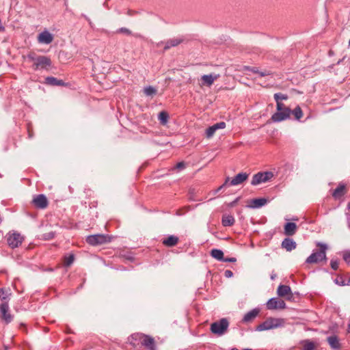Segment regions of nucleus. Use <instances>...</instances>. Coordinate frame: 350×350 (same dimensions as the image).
I'll use <instances>...</instances> for the list:
<instances>
[{
	"label": "nucleus",
	"mask_w": 350,
	"mask_h": 350,
	"mask_svg": "<svg viewBox=\"0 0 350 350\" xmlns=\"http://www.w3.org/2000/svg\"><path fill=\"white\" fill-rule=\"evenodd\" d=\"M284 324H285V321L284 319L269 317V318H267L262 323L259 324L256 327V330L258 331V332H262V331L275 329L278 327H283L284 325Z\"/></svg>",
	"instance_id": "obj_1"
},
{
	"label": "nucleus",
	"mask_w": 350,
	"mask_h": 350,
	"mask_svg": "<svg viewBox=\"0 0 350 350\" xmlns=\"http://www.w3.org/2000/svg\"><path fill=\"white\" fill-rule=\"evenodd\" d=\"M228 326L229 322L228 319L223 318L211 323L210 329L213 334L217 336H222L228 330Z\"/></svg>",
	"instance_id": "obj_2"
},
{
	"label": "nucleus",
	"mask_w": 350,
	"mask_h": 350,
	"mask_svg": "<svg viewBox=\"0 0 350 350\" xmlns=\"http://www.w3.org/2000/svg\"><path fill=\"white\" fill-rule=\"evenodd\" d=\"M317 246L319 247L320 250L313 252L310 256H308L306 260L307 263H317L325 260V250H327V245L323 243H318Z\"/></svg>",
	"instance_id": "obj_3"
},
{
	"label": "nucleus",
	"mask_w": 350,
	"mask_h": 350,
	"mask_svg": "<svg viewBox=\"0 0 350 350\" xmlns=\"http://www.w3.org/2000/svg\"><path fill=\"white\" fill-rule=\"evenodd\" d=\"M111 237L108 234H96L86 237V242L92 246L103 245L111 242Z\"/></svg>",
	"instance_id": "obj_4"
},
{
	"label": "nucleus",
	"mask_w": 350,
	"mask_h": 350,
	"mask_svg": "<svg viewBox=\"0 0 350 350\" xmlns=\"http://www.w3.org/2000/svg\"><path fill=\"white\" fill-rule=\"evenodd\" d=\"M133 337L139 340L141 344L148 350L156 349L155 341L152 337L141 333L133 334Z\"/></svg>",
	"instance_id": "obj_5"
},
{
	"label": "nucleus",
	"mask_w": 350,
	"mask_h": 350,
	"mask_svg": "<svg viewBox=\"0 0 350 350\" xmlns=\"http://www.w3.org/2000/svg\"><path fill=\"white\" fill-rule=\"evenodd\" d=\"M273 177V174L271 172H258L253 176L251 184L257 185L271 180Z\"/></svg>",
	"instance_id": "obj_6"
},
{
	"label": "nucleus",
	"mask_w": 350,
	"mask_h": 350,
	"mask_svg": "<svg viewBox=\"0 0 350 350\" xmlns=\"http://www.w3.org/2000/svg\"><path fill=\"white\" fill-rule=\"evenodd\" d=\"M7 241L10 247L15 248L21 245L23 237L18 232L10 233L8 234Z\"/></svg>",
	"instance_id": "obj_7"
},
{
	"label": "nucleus",
	"mask_w": 350,
	"mask_h": 350,
	"mask_svg": "<svg viewBox=\"0 0 350 350\" xmlns=\"http://www.w3.org/2000/svg\"><path fill=\"white\" fill-rule=\"evenodd\" d=\"M268 310H282L286 308V303L279 298H271L268 300L266 304Z\"/></svg>",
	"instance_id": "obj_8"
},
{
	"label": "nucleus",
	"mask_w": 350,
	"mask_h": 350,
	"mask_svg": "<svg viewBox=\"0 0 350 350\" xmlns=\"http://www.w3.org/2000/svg\"><path fill=\"white\" fill-rule=\"evenodd\" d=\"M33 206L40 209H44L49 205V201L44 194L35 196L32 200Z\"/></svg>",
	"instance_id": "obj_9"
},
{
	"label": "nucleus",
	"mask_w": 350,
	"mask_h": 350,
	"mask_svg": "<svg viewBox=\"0 0 350 350\" xmlns=\"http://www.w3.org/2000/svg\"><path fill=\"white\" fill-rule=\"evenodd\" d=\"M51 65V60L49 57L40 55L35 66H32L34 70L46 69Z\"/></svg>",
	"instance_id": "obj_10"
},
{
	"label": "nucleus",
	"mask_w": 350,
	"mask_h": 350,
	"mask_svg": "<svg viewBox=\"0 0 350 350\" xmlns=\"http://www.w3.org/2000/svg\"><path fill=\"white\" fill-rule=\"evenodd\" d=\"M277 294L279 297H285L286 300L291 301L293 299V294L289 286L280 284L277 289Z\"/></svg>",
	"instance_id": "obj_11"
},
{
	"label": "nucleus",
	"mask_w": 350,
	"mask_h": 350,
	"mask_svg": "<svg viewBox=\"0 0 350 350\" xmlns=\"http://www.w3.org/2000/svg\"><path fill=\"white\" fill-rule=\"evenodd\" d=\"M291 114V110L290 108L284 109L282 111H277L271 116V120L273 122H281L286 120L290 117Z\"/></svg>",
	"instance_id": "obj_12"
},
{
	"label": "nucleus",
	"mask_w": 350,
	"mask_h": 350,
	"mask_svg": "<svg viewBox=\"0 0 350 350\" xmlns=\"http://www.w3.org/2000/svg\"><path fill=\"white\" fill-rule=\"evenodd\" d=\"M8 310L9 305L8 301H5L0 305V313L1 318L6 323H9L12 321V316L8 312Z\"/></svg>",
	"instance_id": "obj_13"
},
{
	"label": "nucleus",
	"mask_w": 350,
	"mask_h": 350,
	"mask_svg": "<svg viewBox=\"0 0 350 350\" xmlns=\"http://www.w3.org/2000/svg\"><path fill=\"white\" fill-rule=\"evenodd\" d=\"M219 77V75L211 73L209 75H204L201 77V86H208L211 87L214 81L217 80Z\"/></svg>",
	"instance_id": "obj_14"
},
{
	"label": "nucleus",
	"mask_w": 350,
	"mask_h": 350,
	"mask_svg": "<svg viewBox=\"0 0 350 350\" xmlns=\"http://www.w3.org/2000/svg\"><path fill=\"white\" fill-rule=\"evenodd\" d=\"M53 40V36L46 30L41 32L38 36V41L41 44H49L51 43Z\"/></svg>",
	"instance_id": "obj_15"
},
{
	"label": "nucleus",
	"mask_w": 350,
	"mask_h": 350,
	"mask_svg": "<svg viewBox=\"0 0 350 350\" xmlns=\"http://www.w3.org/2000/svg\"><path fill=\"white\" fill-rule=\"evenodd\" d=\"M248 174L241 172L237 174L230 182L229 186H236L243 183L248 178Z\"/></svg>",
	"instance_id": "obj_16"
},
{
	"label": "nucleus",
	"mask_w": 350,
	"mask_h": 350,
	"mask_svg": "<svg viewBox=\"0 0 350 350\" xmlns=\"http://www.w3.org/2000/svg\"><path fill=\"white\" fill-rule=\"evenodd\" d=\"M225 127H226V123L224 122H218V123H216V124H213L211 126H209L206 130V137L211 138V137L213 136V135L215 134V131L217 130H218V129H223Z\"/></svg>",
	"instance_id": "obj_17"
},
{
	"label": "nucleus",
	"mask_w": 350,
	"mask_h": 350,
	"mask_svg": "<svg viewBox=\"0 0 350 350\" xmlns=\"http://www.w3.org/2000/svg\"><path fill=\"white\" fill-rule=\"evenodd\" d=\"M345 185L340 183L332 192V196L335 200H340L347 193Z\"/></svg>",
	"instance_id": "obj_18"
},
{
	"label": "nucleus",
	"mask_w": 350,
	"mask_h": 350,
	"mask_svg": "<svg viewBox=\"0 0 350 350\" xmlns=\"http://www.w3.org/2000/svg\"><path fill=\"white\" fill-rule=\"evenodd\" d=\"M259 312L260 310L258 308H254L249 311L244 315L242 319V322L245 323L252 322L255 319V318L258 315Z\"/></svg>",
	"instance_id": "obj_19"
},
{
	"label": "nucleus",
	"mask_w": 350,
	"mask_h": 350,
	"mask_svg": "<svg viewBox=\"0 0 350 350\" xmlns=\"http://www.w3.org/2000/svg\"><path fill=\"white\" fill-rule=\"evenodd\" d=\"M296 246V243L293 241V239L290 238H286L282 242V247L288 252H291L295 249Z\"/></svg>",
	"instance_id": "obj_20"
},
{
	"label": "nucleus",
	"mask_w": 350,
	"mask_h": 350,
	"mask_svg": "<svg viewBox=\"0 0 350 350\" xmlns=\"http://www.w3.org/2000/svg\"><path fill=\"white\" fill-rule=\"evenodd\" d=\"M179 239L174 235H170L162 241V243L167 247H173L178 244Z\"/></svg>",
	"instance_id": "obj_21"
},
{
	"label": "nucleus",
	"mask_w": 350,
	"mask_h": 350,
	"mask_svg": "<svg viewBox=\"0 0 350 350\" xmlns=\"http://www.w3.org/2000/svg\"><path fill=\"white\" fill-rule=\"evenodd\" d=\"M297 225L293 222H288L284 225V234L287 236H293L297 231Z\"/></svg>",
	"instance_id": "obj_22"
},
{
	"label": "nucleus",
	"mask_w": 350,
	"mask_h": 350,
	"mask_svg": "<svg viewBox=\"0 0 350 350\" xmlns=\"http://www.w3.org/2000/svg\"><path fill=\"white\" fill-rule=\"evenodd\" d=\"M183 42V39L182 38H174L168 40L165 44L164 50L167 51L170 49L171 47H174L180 44Z\"/></svg>",
	"instance_id": "obj_23"
},
{
	"label": "nucleus",
	"mask_w": 350,
	"mask_h": 350,
	"mask_svg": "<svg viewBox=\"0 0 350 350\" xmlns=\"http://www.w3.org/2000/svg\"><path fill=\"white\" fill-rule=\"evenodd\" d=\"M327 342L332 349H339L340 345L336 336H331L327 338Z\"/></svg>",
	"instance_id": "obj_24"
},
{
	"label": "nucleus",
	"mask_w": 350,
	"mask_h": 350,
	"mask_svg": "<svg viewBox=\"0 0 350 350\" xmlns=\"http://www.w3.org/2000/svg\"><path fill=\"white\" fill-rule=\"evenodd\" d=\"M234 221V218L232 215H224L222 217L221 223L224 226H232Z\"/></svg>",
	"instance_id": "obj_25"
},
{
	"label": "nucleus",
	"mask_w": 350,
	"mask_h": 350,
	"mask_svg": "<svg viewBox=\"0 0 350 350\" xmlns=\"http://www.w3.org/2000/svg\"><path fill=\"white\" fill-rule=\"evenodd\" d=\"M46 83L51 85H64V82L62 80L57 79L53 77H48L46 78Z\"/></svg>",
	"instance_id": "obj_26"
},
{
	"label": "nucleus",
	"mask_w": 350,
	"mask_h": 350,
	"mask_svg": "<svg viewBox=\"0 0 350 350\" xmlns=\"http://www.w3.org/2000/svg\"><path fill=\"white\" fill-rule=\"evenodd\" d=\"M211 256L217 259V260H219V261H223V259H224V252L220 250H218V249H213L211 251Z\"/></svg>",
	"instance_id": "obj_27"
},
{
	"label": "nucleus",
	"mask_w": 350,
	"mask_h": 350,
	"mask_svg": "<svg viewBox=\"0 0 350 350\" xmlns=\"http://www.w3.org/2000/svg\"><path fill=\"white\" fill-rule=\"evenodd\" d=\"M168 118H169V115L166 111H163L159 113L158 119L162 125H165L167 124V122L168 121Z\"/></svg>",
	"instance_id": "obj_28"
},
{
	"label": "nucleus",
	"mask_w": 350,
	"mask_h": 350,
	"mask_svg": "<svg viewBox=\"0 0 350 350\" xmlns=\"http://www.w3.org/2000/svg\"><path fill=\"white\" fill-rule=\"evenodd\" d=\"M267 203V200L265 198H256L252 200V207L259 208L262 206Z\"/></svg>",
	"instance_id": "obj_29"
},
{
	"label": "nucleus",
	"mask_w": 350,
	"mask_h": 350,
	"mask_svg": "<svg viewBox=\"0 0 350 350\" xmlns=\"http://www.w3.org/2000/svg\"><path fill=\"white\" fill-rule=\"evenodd\" d=\"M75 260V256L72 254L66 255L64 257V265L66 267L70 266Z\"/></svg>",
	"instance_id": "obj_30"
},
{
	"label": "nucleus",
	"mask_w": 350,
	"mask_h": 350,
	"mask_svg": "<svg viewBox=\"0 0 350 350\" xmlns=\"http://www.w3.org/2000/svg\"><path fill=\"white\" fill-rule=\"evenodd\" d=\"M291 113L293 114L296 120H300V118L303 116V112L300 107H296L293 111H291Z\"/></svg>",
	"instance_id": "obj_31"
},
{
	"label": "nucleus",
	"mask_w": 350,
	"mask_h": 350,
	"mask_svg": "<svg viewBox=\"0 0 350 350\" xmlns=\"http://www.w3.org/2000/svg\"><path fill=\"white\" fill-rule=\"evenodd\" d=\"M349 280H347L342 276H338L335 280V282L340 286L349 285Z\"/></svg>",
	"instance_id": "obj_32"
},
{
	"label": "nucleus",
	"mask_w": 350,
	"mask_h": 350,
	"mask_svg": "<svg viewBox=\"0 0 350 350\" xmlns=\"http://www.w3.org/2000/svg\"><path fill=\"white\" fill-rule=\"evenodd\" d=\"M144 92L146 96H152L157 93V90L152 86H148L144 89Z\"/></svg>",
	"instance_id": "obj_33"
},
{
	"label": "nucleus",
	"mask_w": 350,
	"mask_h": 350,
	"mask_svg": "<svg viewBox=\"0 0 350 350\" xmlns=\"http://www.w3.org/2000/svg\"><path fill=\"white\" fill-rule=\"evenodd\" d=\"M10 295V294L8 293V291L6 289L3 288H0V299L2 301L8 299Z\"/></svg>",
	"instance_id": "obj_34"
},
{
	"label": "nucleus",
	"mask_w": 350,
	"mask_h": 350,
	"mask_svg": "<svg viewBox=\"0 0 350 350\" xmlns=\"http://www.w3.org/2000/svg\"><path fill=\"white\" fill-rule=\"evenodd\" d=\"M273 96L275 102L288 99V96L282 93H275Z\"/></svg>",
	"instance_id": "obj_35"
},
{
	"label": "nucleus",
	"mask_w": 350,
	"mask_h": 350,
	"mask_svg": "<svg viewBox=\"0 0 350 350\" xmlns=\"http://www.w3.org/2000/svg\"><path fill=\"white\" fill-rule=\"evenodd\" d=\"M27 58L29 59V61L33 62V66L36 65V63L38 61V56L36 55L34 53H30L27 55Z\"/></svg>",
	"instance_id": "obj_36"
},
{
	"label": "nucleus",
	"mask_w": 350,
	"mask_h": 350,
	"mask_svg": "<svg viewBox=\"0 0 350 350\" xmlns=\"http://www.w3.org/2000/svg\"><path fill=\"white\" fill-rule=\"evenodd\" d=\"M117 33H124L128 36L132 35V31L126 27H121L117 29Z\"/></svg>",
	"instance_id": "obj_37"
},
{
	"label": "nucleus",
	"mask_w": 350,
	"mask_h": 350,
	"mask_svg": "<svg viewBox=\"0 0 350 350\" xmlns=\"http://www.w3.org/2000/svg\"><path fill=\"white\" fill-rule=\"evenodd\" d=\"M250 70H251L252 72H254V73H257V74H259V75L260 77H265V76H267V75H269V72H267V71H264V72H259L258 70V69L255 67H253L252 68H250Z\"/></svg>",
	"instance_id": "obj_38"
},
{
	"label": "nucleus",
	"mask_w": 350,
	"mask_h": 350,
	"mask_svg": "<svg viewBox=\"0 0 350 350\" xmlns=\"http://www.w3.org/2000/svg\"><path fill=\"white\" fill-rule=\"evenodd\" d=\"M314 349V345L313 342L306 341L304 345V350H313Z\"/></svg>",
	"instance_id": "obj_39"
},
{
	"label": "nucleus",
	"mask_w": 350,
	"mask_h": 350,
	"mask_svg": "<svg viewBox=\"0 0 350 350\" xmlns=\"http://www.w3.org/2000/svg\"><path fill=\"white\" fill-rule=\"evenodd\" d=\"M343 259L348 265H350V251L343 253Z\"/></svg>",
	"instance_id": "obj_40"
},
{
	"label": "nucleus",
	"mask_w": 350,
	"mask_h": 350,
	"mask_svg": "<svg viewBox=\"0 0 350 350\" xmlns=\"http://www.w3.org/2000/svg\"><path fill=\"white\" fill-rule=\"evenodd\" d=\"M185 167V163L183 161L178 163L173 168L172 170H183Z\"/></svg>",
	"instance_id": "obj_41"
},
{
	"label": "nucleus",
	"mask_w": 350,
	"mask_h": 350,
	"mask_svg": "<svg viewBox=\"0 0 350 350\" xmlns=\"http://www.w3.org/2000/svg\"><path fill=\"white\" fill-rule=\"evenodd\" d=\"M277 111H282L284 109L288 108L280 101L276 102Z\"/></svg>",
	"instance_id": "obj_42"
},
{
	"label": "nucleus",
	"mask_w": 350,
	"mask_h": 350,
	"mask_svg": "<svg viewBox=\"0 0 350 350\" xmlns=\"http://www.w3.org/2000/svg\"><path fill=\"white\" fill-rule=\"evenodd\" d=\"M338 262L337 260H332L331 262H330V265H331V267L334 269V270H337L338 268Z\"/></svg>",
	"instance_id": "obj_43"
},
{
	"label": "nucleus",
	"mask_w": 350,
	"mask_h": 350,
	"mask_svg": "<svg viewBox=\"0 0 350 350\" xmlns=\"http://www.w3.org/2000/svg\"><path fill=\"white\" fill-rule=\"evenodd\" d=\"M54 237H55V233L53 232L46 233L44 234V238L46 240L51 239L54 238Z\"/></svg>",
	"instance_id": "obj_44"
},
{
	"label": "nucleus",
	"mask_w": 350,
	"mask_h": 350,
	"mask_svg": "<svg viewBox=\"0 0 350 350\" xmlns=\"http://www.w3.org/2000/svg\"><path fill=\"white\" fill-rule=\"evenodd\" d=\"M236 261H237V259L234 257H232V258H224L222 262H234Z\"/></svg>",
	"instance_id": "obj_45"
},
{
	"label": "nucleus",
	"mask_w": 350,
	"mask_h": 350,
	"mask_svg": "<svg viewBox=\"0 0 350 350\" xmlns=\"http://www.w3.org/2000/svg\"><path fill=\"white\" fill-rule=\"evenodd\" d=\"M224 275L226 277L230 278V277L232 276L233 273L230 270H226L224 272Z\"/></svg>",
	"instance_id": "obj_46"
},
{
	"label": "nucleus",
	"mask_w": 350,
	"mask_h": 350,
	"mask_svg": "<svg viewBox=\"0 0 350 350\" xmlns=\"http://www.w3.org/2000/svg\"><path fill=\"white\" fill-rule=\"evenodd\" d=\"M230 182V178L228 177V178L226 179L225 182L224 183V184H223L222 185L224 186V187H226V186H227V185H229Z\"/></svg>",
	"instance_id": "obj_47"
},
{
	"label": "nucleus",
	"mask_w": 350,
	"mask_h": 350,
	"mask_svg": "<svg viewBox=\"0 0 350 350\" xmlns=\"http://www.w3.org/2000/svg\"><path fill=\"white\" fill-rule=\"evenodd\" d=\"M224 187L223 185H221L219 187L217 188V189H216L215 191V193H217V192H219V191H221V189Z\"/></svg>",
	"instance_id": "obj_48"
},
{
	"label": "nucleus",
	"mask_w": 350,
	"mask_h": 350,
	"mask_svg": "<svg viewBox=\"0 0 350 350\" xmlns=\"http://www.w3.org/2000/svg\"><path fill=\"white\" fill-rule=\"evenodd\" d=\"M348 332L350 333V320H349V324H348Z\"/></svg>",
	"instance_id": "obj_49"
},
{
	"label": "nucleus",
	"mask_w": 350,
	"mask_h": 350,
	"mask_svg": "<svg viewBox=\"0 0 350 350\" xmlns=\"http://www.w3.org/2000/svg\"><path fill=\"white\" fill-rule=\"evenodd\" d=\"M28 133H29V137H32V133H31V132L29 130V131H28Z\"/></svg>",
	"instance_id": "obj_50"
}]
</instances>
